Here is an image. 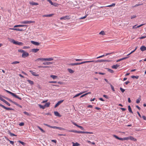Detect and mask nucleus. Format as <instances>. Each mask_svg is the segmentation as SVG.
Listing matches in <instances>:
<instances>
[{
  "label": "nucleus",
  "instance_id": "nucleus-27",
  "mask_svg": "<svg viewBox=\"0 0 146 146\" xmlns=\"http://www.w3.org/2000/svg\"><path fill=\"white\" fill-rule=\"evenodd\" d=\"M128 110H129V111L130 113H133V112L132 111L131 109V108L130 106H128Z\"/></svg>",
  "mask_w": 146,
  "mask_h": 146
},
{
  "label": "nucleus",
  "instance_id": "nucleus-17",
  "mask_svg": "<svg viewBox=\"0 0 146 146\" xmlns=\"http://www.w3.org/2000/svg\"><path fill=\"white\" fill-rule=\"evenodd\" d=\"M3 97H4L5 99L9 101H10V102H11L13 104H14V103L15 102L11 100V99H9V98H7V97H4V96H3Z\"/></svg>",
  "mask_w": 146,
  "mask_h": 146
},
{
  "label": "nucleus",
  "instance_id": "nucleus-44",
  "mask_svg": "<svg viewBox=\"0 0 146 146\" xmlns=\"http://www.w3.org/2000/svg\"><path fill=\"white\" fill-rule=\"evenodd\" d=\"M26 29V28H25V30ZM24 30H23L22 29H20L16 28V31H24Z\"/></svg>",
  "mask_w": 146,
  "mask_h": 146
},
{
  "label": "nucleus",
  "instance_id": "nucleus-58",
  "mask_svg": "<svg viewBox=\"0 0 146 146\" xmlns=\"http://www.w3.org/2000/svg\"><path fill=\"white\" fill-rule=\"evenodd\" d=\"M104 56H105L104 54H103V55H101V56H98V57H97L96 58L98 59V58H102V57H104Z\"/></svg>",
  "mask_w": 146,
  "mask_h": 146
},
{
  "label": "nucleus",
  "instance_id": "nucleus-25",
  "mask_svg": "<svg viewBox=\"0 0 146 146\" xmlns=\"http://www.w3.org/2000/svg\"><path fill=\"white\" fill-rule=\"evenodd\" d=\"M129 140V137H124L123 138H121V141L127 140Z\"/></svg>",
  "mask_w": 146,
  "mask_h": 146
},
{
  "label": "nucleus",
  "instance_id": "nucleus-6",
  "mask_svg": "<svg viewBox=\"0 0 146 146\" xmlns=\"http://www.w3.org/2000/svg\"><path fill=\"white\" fill-rule=\"evenodd\" d=\"M0 106L2 107V108H4L5 110H13L14 109L13 108H7L5 106H4V105H2L1 104V105Z\"/></svg>",
  "mask_w": 146,
  "mask_h": 146
},
{
  "label": "nucleus",
  "instance_id": "nucleus-21",
  "mask_svg": "<svg viewBox=\"0 0 146 146\" xmlns=\"http://www.w3.org/2000/svg\"><path fill=\"white\" fill-rule=\"evenodd\" d=\"M129 139L133 140L134 141H135L137 140V139H136L131 136L129 137Z\"/></svg>",
  "mask_w": 146,
  "mask_h": 146
},
{
  "label": "nucleus",
  "instance_id": "nucleus-45",
  "mask_svg": "<svg viewBox=\"0 0 146 146\" xmlns=\"http://www.w3.org/2000/svg\"><path fill=\"white\" fill-rule=\"evenodd\" d=\"M96 62H104V59L99 60L96 61Z\"/></svg>",
  "mask_w": 146,
  "mask_h": 146
},
{
  "label": "nucleus",
  "instance_id": "nucleus-64",
  "mask_svg": "<svg viewBox=\"0 0 146 146\" xmlns=\"http://www.w3.org/2000/svg\"><path fill=\"white\" fill-rule=\"evenodd\" d=\"M130 83V82L129 81H127L124 83V84H125L126 85L128 84L129 83Z\"/></svg>",
  "mask_w": 146,
  "mask_h": 146
},
{
  "label": "nucleus",
  "instance_id": "nucleus-15",
  "mask_svg": "<svg viewBox=\"0 0 146 146\" xmlns=\"http://www.w3.org/2000/svg\"><path fill=\"white\" fill-rule=\"evenodd\" d=\"M119 66V65L118 64L113 65L112 66V68L113 69H117Z\"/></svg>",
  "mask_w": 146,
  "mask_h": 146
},
{
  "label": "nucleus",
  "instance_id": "nucleus-62",
  "mask_svg": "<svg viewBox=\"0 0 146 146\" xmlns=\"http://www.w3.org/2000/svg\"><path fill=\"white\" fill-rule=\"evenodd\" d=\"M9 142L10 144H11L12 145H14V141H9Z\"/></svg>",
  "mask_w": 146,
  "mask_h": 146
},
{
  "label": "nucleus",
  "instance_id": "nucleus-53",
  "mask_svg": "<svg viewBox=\"0 0 146 146\" xmlns=\"http://www.w3.org/2000/svg\"><path fill=\"white\" fill-rule=\"evenodd\" d=\"M120 90L122 93H123L125 91V90L123 88L121 87H120Z\"/></svg>",
  "mask_w": 146,
  "mask_h": 146
},
{
  "label": "nucleus",
  "instance_id": "nucleus-12",
  "mask_svg": "<svg viewBox=\"0 0 146 146\" xmlns=\"http://www.w3.org/2000/svg\"><path fill=\"white\" fill-rule=\"evenodd\" d=\"M29 3L32 6L38 5V3L35 2L33 1L30 2H29Z\"/></svg>",
  "mask_w": 146,
  "mask_h": 146
},
{
  "label": "nucleus",
  "instance_id": "nucleus-10",
  "mask_svg": "<svg viewBox=\"0 0 146 146\" xmlns=\"http://www.w3.org/2000/svg\"><path fill=\"white\" fill-rule=\"evenodd\" d=\"M27 25H15L14 26V28L17 27H26V28L27 27Z\"/></svg>",
  "mask_w": 146,
  "mask_h": 146
},
{
  "label": "nucleus",
  "instance_id": "nucleus-23",
  "mask_svg": "<svg viewBox=\"0 0 146 146\" xmlns=\"http://www.w3.org/2000/svg\"><path fill=\"white\" fill-rule=\"evenodd\" d=\"M84 92H81V93H78V94H77L73 97V98H75V97H78V96H79L80 95L84 93Z\"/></svg>",
  "mask_w": 146,
  "mask_h": 146
},
{
  "label": "nucleus",
  "instance_id": "nucleus-38",
  "mask_svg": "<svg viewBox=\"0 0 146 146\" xmlns=\"http://www.w3.org/2000/svg\"><path fill=\"white\" fill-rule=\"evenodd\" d=\"M9 133L10 134V135H11V137L16 136H17V135H15V134L14 133H11L10 132H9Z\"/></svg>",
  "mask_w": 146,
  "mask_h": 146
},
{
  "label": "nucleus",
  "instance_id": "nucleus-49",
  "mask_svg": "<svg viewBox=\"0 0 146 146\" xmlns=\"http://www.w3.org/2000/svg\"><path fill=\"white\" fill-rule=\"evenodd\" d=\"M70 65L72 66L78 65V63H72L70 64Z\"/></svg>",
  "mask_w": 146,
  "mask_h": 146
},
{
  "label": "nucleus",
  "instance_id": "nucleus-63",
  "mask_svg": "<svg viewBox=\"0 0 146 146\" xmlns=\"http://www.w3.org/2000/svg\"><path fill=\"white\" fill-rule=\"evenodd\" d=\"M2 96L1 95H0V100L2 101H3L4 99L2 98Z\"/></svg>",
  "mask_w": 146,
  "mask_h": 146
},
{
  "label": "nucleus",
  "instance_id": "nucleus-4",
  "mask_svg": "<svg viewBox=\"0 0 146 146\" xmlns=\"http://www.w3.org/2000/svg\"><path fill=\"white\" fill-rule=\"evenodd\" d=\"M11 42L13 43L14 44L18 45H22L23 43L21 42L17 41H15L13 39H12L11 40Z\"/></svg>",
  "mask_w": 146,
  "mask_h": 146
},
{
  "label": "nucleus",
  "instance_id": "nucleus-28",
  "mask_svg": "<svg viewBox=\"0 0 146 146\" xmlns=\"http://www.w3.org/2000/svg\"><path fill=\"white\" fill-rule=\"evenodd\" d=\"M113 136L114 137H115L116 139H118L119 140H121V138L119 137H118L117 136L115 135H113Z\"/></svg>",
  "mask_w": 146,
  "mask_h": 146
},
{
  "label": "nucleus",
  "instance_id": "nucleus-3",
  "mask_svg": "<svg viewBox=\"0 0 146 146\" xmlns=\"http://www.w3.org/2000/svg\"><path fill=\"white\" fill-rule=\"evenodd\" d=\"M5 91L8 93L9 94L11 95L12 96L14 97L15 98H17L20 100H21L22 98L20 97H19L17 95H16L15 94L13 93L10 91L8 90H5Z\"/></svg>",
  "mask_w": 146,
  "mask_h": 146
},
{
  "label": "nucleus",
  "instance_id": "nucleus-36",
  "mask_svg": "<svg viewBox=\"0 0 146 146\" xmlns=\"http://www.w3.org/2000/svg\"><path fill=\"white\" fill-rule=\"evenodd\" d=\"M38 68H47L49 67L48 66H38Z\"/></svg>",
  "mask_w": 146,
  "mask_h": 146
},
{
  "label": "nucleus",
  "instance_id": "nucleus-32",
  "mask_svg": "<svg viewBox=\"0 0 146 146\" xmlns=\"http://www.w3.org/2000/svg\"><path fill=\"white\" fill-rule=\"evenodd\" d=\"M68 71L69 73H73L74 72L73 70L71 69L68 68Z\"/></svg>",
  "mask_w": 146,
  "mask_h": 146
},
{
  "label": "nucleus",
  "instance_id": "nucleus-56",
  "mask_svg": "<svg viewBox=\"0 0 146 146\" xmlns=\"http://www.w3.org/2000/svg\"><path fill=\"white\" fill-rule=\"evenodd\" d=\"M58 4L56 3H53V4L52 5H54L55 7H57L58 6Z\"/></svg>",
  "mask_w": 146,
  "mask_h": 146
},
{
  "label": "nucleus",
  "instance_id": "nucleus-31",
  "mask_svg": "<svg viewBox=\"0 0 146 146\" xmlns=\"http://www.w3.org/2000/svg\"><path fill=\"white\" fill-rule=\"evenodd\" d=\"M53 15V14H48V15H44L43 16V17H50L52 16Z\"/></svg>",
  "mask_w": 146,
  "mask_h": 146
},
{
  "label": "nucleus",
  "instance_id": "nucleus-22",
  "mask_svg": "<svg viewBox=\"0 0 146 146\" xmlns=\"http://www.w3.org/2000/svg\"><path fill=\"white\" fill-rule=\"evenodd\" d=\"M52 64V62H44L42 64H43L44 65H49Z\"/></svg>",
  "mask_w": 146,
  "mask_h": 146
},
{
  "label": "nucleus",
  "instance_id": "nucleus-24",
  "mask_svg": "<svg viewBox=\"0 0 146 146\" xmlns=\"http://www.w3.org/2000/svg\"><path fill=\"white\" fill-rule=\"evenodd\" d=\"M40 60L41 61H46V58H38L36 60Z\"/></svg>",
  "mask_w": 146,
  "mask_h": 146
},
{
  "label": "nucleus",
  "instance_id": "nucleus-39",
  "mask_svg": "<svg viewBox=\"0 0 146 146\" xmlns=\"http://www.w3.org/2000/svg\"><path fill=\"white\" fill-rule=\"evenodd\" d=\"M23 113L27 115L28 116H30L31 115V114L30 113H29L27 112L26 111H24L23 112Z\"/></svg>",
  "mask_w": 146,
  "mask_h": 146
},
{
  "label": "nucleus",
  "instance_id": "nucleus-35",
  "mask_svg": "<svg viewBox=\"0 0 146 146\" xmlns=\"http://www.w3.org/2000/svg\"><path fill=\"white\" fill-rule=\"evenodd\" d=\"M107 69H108V71L110 72L111 73H113L114 72V71L111 69H109V68H107Z\"/></svg>",
  "mask_w": 146,
  "mask_h": 146
},
{
  "label": "nucleus",
  "instance_id": "nucleus-2",
  "mask_svg": "<svg viewBox=\"0 0 146 146\" xmlns=\"http://www.w3.org/2000/svg\"><path fill=\"white\" fill-rule=\"evenodd\" d=\"M44 125L46 126H47V127H50V128H52L56 129H59L60 130H65L66 131H68V130L67 129H65L64 128H62L61 127H57L56 126H52L50 125H49L48 124H46V123H44Z\"/></svg>",
  "mask_w": 146,
  "mask_h": 146
},
{
  "label": "nucleus",
  "instance_id": "nucleus-20",
  "mask_svg": "<svg viewBox=\"0 0 146 146\" xmlns=\"http://www.w3.org/2000/svg\"><path fill=\"white\" fill-rule=\"evenodd\" d=\"M39 50V49L38 48H33L31 50V51L34 52L36 53Z\"/></svg>",
  "mask_w": 146,
  "mask_h": 146
},
{
  "label": "nucleus",
  "instance_id": "nucleus-8",
  "mask_svg": "<svg viewBox=\"0 0 146 146\" xmlns=\"http://www.w3.org/2000/svg\"><path fill=\"white\" fill-rule=\"evenodd\" d=\"M64 101V100H62L58 101L57 103L54 106V108H56L61 103H62Z\"/></svg>",
  "mask_w": 146,
  "mask_h": 146
},
{
  "label": "nucleus",
  "instance_id": "nucleus-52",
  "mask_svg": "<svg viewBox=\"0 0 146 146\" xmlns=\"http://www.w3.org/2000/svg\"><path fill=\"white\" fill-rule=\"evenodd\" d=\"M18 52H21V53H24L25 51L24 50L22 49H19L18 50Z\"/></svg>",
  "mask_w": 146,
  "mask_h": 146
},
{
  "label": "nucleus",
  "instance_id": "nucleus-16",
  "mask_svg": "<svg viewBox=\"0 0 146 146\" xmlns=\"http://www.w3.org/2000/svg\"><path fill=\"white\" fill-rule=\"evenodd\" d=\"M54 114L56 116L60 117L61 115L60 113L57 111H54Z\"/></svg>",
  "mask_w": 146,
  "mask_h": 146
},
{
  "label": "nucleus",
  "instance_id": "nucleus-60",
  "mask_svg": "<svg viewBox=\"0 0 146 146\" xmlns=\"http://www.w3.org/2000/svg\"><path fill=\"white\" fill-rule=\"evenodd\" d=\"M30 47L29 46H24L23 48V49H27L29 48Z\"/></svg>",
  "mask_w": 146,
  "mask_h": 146
},
{
  "label": "nucleus",
  "instance_id": "nucleus-30",
  "mask_svg": "<svg viewBox=\"0 0 146 146\" xmlns=\"http://www.w3.org/2000/svg\"><path fill=\"white\" fill-rule=\"evenodd\" d=\"M7 105L8 106H10V104L7 101H6L5 100H4L3 101H2Z\"/></svg>",
  "mask_w": 146,
  "mask_h": 146
},
{
  "label": "nucleus",
  "instance_id": "nucleus-9",
  "mask_svg": "<svg viewBox=\"0 0 146 146\" xmlns=\"http://www.w3.org/2000/svg\"><path fill=\"white\" fill-rule=\"evenodd\" d=\"M29 72L31 73V74L35 76H39V74H37L35 72H34L33 71L30 70Z\"/></svg>",
  "mask_w": 146,
  "mask_h": 146
},
{
  "label": "nucleus",
  "instance_id": "nucleus-13",
  "mask_svg": "<svg viewBox=\"0 0 146 146\" xmlns=\"http://www.w3.org/2000/svg\"><path fill=\"white\" fill-rule=\"evenodd\" d=\"M31 42L32 44L38 46L40 44L39 43L37 42H35L34 41H31Z\"/></svg>",
  "mask_w": 146,
  "mask_h": 146
},
{
  "label": "nucleus",
  "instance_id": "nucleus-34",
  "mask_svg": "<svg viewBox=\"0 0 146 146\" xmlns=\"http://www.w3.org/2000/svg\"><path fill=\"white\" fill-rule=\"evenodd\" d=\"M14 104L20 108H22V106L17 104L16 102H15L14 103Z\"/></svg>",
  "mask_w": 146,
  "mask_h": 146
},
{
  "label": "nucleus",
  "instance_id": "nucleus-57",
  "mask_svg": "<svg viewBox=\"0 0 146 146\" xmlns=\"http://www.w3.org/2000/svg\"><path fill=\"white\" fill-rule=\"evenodd\" d=\"M47 1L51 4V5H52L53 4V3L51 0H47Z\"/></svg>",
  "mask_w": 146,
  "mask_h": 146
},
{
  "label": "nucleus",
  "instance_id": "nucleus-42",
  "mask_svg": "<svg viewBox=\"0 0 146 146\" xmlns=\"http://www.w3.org/2000/svg\"><path fill=\"white\" fill-rule=\"evenodd\" d=\"M53 60V58H46V61H50Z\"/></svg>",
  "mask_w": 146,
  "mask_h": 146
},
{
  "label": "nucleus",
  "instance_id": "nucleus-37",
  "mask_svg": "<svg viewBox=\"0 0 146 146\" xmlns=\"http://www.w3.org/2000/svg\"><path fill=\"white\" fill-rule=\"evenodd\" d=\"M50 77L52 78L53 79H55L57 78V76L54 75H51L50 76Z\"/></svg>",
  "mask_w": 146,
  "mask_h": 146
},
{
  "label": "nucleus",
  "instance_id": "nucleus-11",
  "mask_svg": "<svg viewBox=\"0 0 146 146\" xmlns=\"http://www.w3.org/2000/svg\"><path fill=\"white\" fill-rule=\"evenodd\" d=\"M70 19V17L69 16H65L62 17L60 18V20H66L68 19Z\"/></svg>",
  "mask_w": 146,
  "mask_h": 146
},
{
  "label": "nucleus",
  "instance_id": "nucleus-33",
  "mask_svg": "<svg viewBox=\"0 0 146 146\" xmlns=\"http://www.w3.org/2000/svg\"><path fill=\"white\" fill-rule=\"evenodd\" d=\"M37 127L38 128V129H40L41 131L42 132V133H44L45 132V131L42 128H41L39 126H38Z\"/></svg>",
  "mask_w": 146,
  "mask_h": 146
},
{
  "label": "nucleus",
  "instance_id": "nucleus-50",
  "mask_svg": "<svg viewBox=\"0 0 146 146\" xmlns=\"http://www.w3.org/2000/svg\"><path fill=\"white\" fill-rule=\"evenodd\" d=\"M110 86L111 88V90L113 92H114L115 90L113 86L110 84Z\"/></svg>",
  "mask_w": 146,
  "mask_h": 146
},
{
  "label": "nucleus",
  "instance_id": "nucleus-47",
  "mask_svg": "<svg viewBox=\"0 0 146 146\" xmlns=\"http://www.w3.org/2000/svg\"><path fill=\"white\" fill-rule=\"evenodd\" d=\"M105 34V32L104 31H101L99 33V34L102 35H104Z\"/></svg>",
  "mask_w": 146,
  "mask_h": 146
},
{
  "label": "nucleus",
  "instance_id": "nucleus-54",
  "mask_svg": "<svg viewBox=\"0 0 146 146\" xmlns=\"http://www.w3.org/2000/svg\"><path fill=\"white\" fill-rule=\"evenodd\" d=\"M24 125V123L23 122H21L19 124V125L20 126H23Z\"/></svg>",
  "mask_w": 146,
  "mask_h": 146
},
{
  "label": "nucleus",
  "instance_id": "nucleus-18",
  "mask_svg": "<svg viewBox=\"0 0 146 146\" xmlns=\"http://www.w3.org/2000/svg\"><path fill=\"white\" fill-rule=\"evenodd\" d=\"M128 57H128V56H126V57H125L122 58H121L120 59L117 60L116 61V62H119L120 61H121V60H122L128 58Z\"/></svg>",
  "mask_w": 146,
  "mask_h": 146
},
{
  "label": "nucleus",
  "instance_id": "nucleus-61",
  "mask_svg": "<svg viewBox=\"0 0 146 146\" xmlns=\"http://www.w3.org/2000/svg\"><path fill=\"white\" fill-rule=\"evenodd\" d=\"M87 15H85L83 17H81V18H80V19H85L86 17L87 16Z\"/></svg>",
  "mask_w": 146,
  "mask_h": 146
},
{
  "label": "nucleus",
  "instance_id": "nucleus-41",
  "mask_svg": "<svg viewBox=\"0 0 146 146\" xmlns=\"http://www.w3.org/2000/svg\"><path fill=\"white\" fill-rule=\"evenodd\" d=\"M115 4L114 3H113L112 4L107 6V7H114Z\"/></svg>",
  "mask_w": 146,
  "mask_h": 146
},
{
  "label": "nucleus",
  "instance_id": "nucleus-55",
  "mask_svg": "<svg viewBox=\"0 0 146 146\" xmlns=\"http://www.w3.org/2000/svg\"><path fill=\"white\" fill-rule=\"evenodd\" d=\"M103 97L106 98V99H109V97L108 96L106 95H103Z\"/></svg>",
  "mask_w": 146,
  "mask_h": 146
},
{
  "label": "nucleus",
  "instance_id": "nucleus-26",
  "mask_svg": "<svg viewBox=\"0 0 146 146\" xmlns=\"http://www.w3.org/2000/svg\"><path fill=\"white\" fill-rule=\"evenodd\" d=\"M50 103L49 102L46 103L44 105L45 108L49 107L50 105Z\"/></svg>",
  "mask_w": 146,
  "mask_h": 146
},
{
  "label": "nucleus",
  "instance_id": "nucleus-14",
  "mask_svg": "<svg viewBox=\"0 0 146 146\" xmlns=\"http://www.w3.org/2000/svg\"><path fill=\"white\" fill-rule=\"evenodd\" d=\"M140 49L142 51H144L146 50V47L144 46H142L141 47Z\"/></svg>",
  "mask_w": 146,
  "mask_h": 146
},
{
  "label": "nucleus",
  "instance_id": "nucleus-5",
  "mask_svg": "<svg viewBox=\"0 0 146 146\" xmlns=\"http://www.w3.org/2000/svg\"><path fill=\"white\" fill-rule=\"evenodd\" d=\"M35 22L34 21H22L21 22V24H31L32 23H35Z\"/></svg>",
  "mask_w": 146,
  "mask_h": 146
},
{
  "label": "nucleus",
  "instance_id": "nucleus-29",
  "mask_svg": "<svg viewBox=\"0 0 146 146\" xmlns=\"http://www.w3.org/2000/svg\"><path fill=\"white\" fill-rule=\"evenodd\" d=\"M27 81L29 82V84L31 85H33L34 84V82L30 80H27Z\"/></svg>",
  "mask_w": 146,
  "mask_h": 146
},
{
  "label": "nucleus",
  "instance_id": "nucleus-1",
  "mask_svg": "<svg viewBox=\"0 0 146 146\" xmlns=\"http://www.w3.org/2000/svg\"><path fill=\"white\" fill-rule=\"evenodd\" d=\"M68 132H73L78 133H87V134H92L93 133L91 132L88 131H78L73 130H68Z\"/></svg>",
  "mask_w": 146,
  "mask_h": 146
},
{
  "label": "nucleus",
  "instance_id": "nucleus-59",
  "mask_svg": "<svg viewBox=\"0 0 146 146\" xmlns=\"http://www.w3.org/2000/svg\"><path fill=\"white\" fill-rule=\"evenodd\" d=\"M146 37V36H141V37H140L139 38L140 39H143L144 38H145Z\"/></svg>",
  "mask_w": 146,
  "mask_h": 146
},
{
  "label": "nucleus",
  "instance_id": "nucleus-19",
  "mask_svg": "<svg viewBox=\"0 0 146 146\" xmlns=\"http://www.w3.org/2000/svg\"><path fill=\"white\" fill-rule=\"evenodd\" d=\"M73 144L72 146H79L80 145V144L77 142L74 143V142H72Z\"/></svg>",
  "mask_w": 146,
  "mask_h": 146
},
{
  "label": "nucleus",
  "instance_id": "nucleus-7",
  "mask_svg": "<svg viewBox=\"0 0 146 146\" xmlns=\"http://www.w3.org/2000/svg\"><path fill=\"white\" fill-rule=\"evenodd\" d=\"M29 55V54L28 53L25 52L24 53H23L22 56L23 58H25L28 56Z\"/></svg>",
  "mask_w": 146,
  "mask_h": 146
},
{
  "label": "nucleus",
  "instance_id": "nucleus-48",
  "mask_svg": "<svg viewBox=\"0 0 146 146\" xmlns=\"http://www.w3.org/2000/svg\"><path fill=\"white\" fill-rule=\"evenodd\" d=\"M78 127L79 128L82 130H85L84 128V127H83L82 126L78 125Z\"/></svg>",
  "mask_w": 146,
  "mask_h": 146
},
{
  "label": "nucleus",
  "instance_id": "nucleus-46",
  "mask_svg": "<svg viewBox=\"0 0 146 146\" xmlns=\"http://www.w3.org/2000/svg\"><path fill=\"white\" fill-rule=\"evenodd\" d=\"M19 61H15L13 62L12 63H11L12 64H18L19 63Z\"/></svg>",
  "mask_w": 146,
  "mask_h": 146
},
{
  "label": "nucleus",
  "instance_id": "nucleus-51",
  "mask_svg": "<svg viewBox=\"0 0 146 146\" xmlns=\"http://www.w3.org/2000/svg\"><path fill=\"white\" fill-rule=\"evenodd\" d=\"M39 106L41 108H42V109H44L45 108V107L44 106H42L41 105L39 104Z\"/></svg>",
  "mask_w": 146,
  "mask_h": 146
},
{
  "label": "nucleus",
  "instance_id": "nucleus-40",
  "mask_svg": "<svg viewBox=\"0 0 146 146\" xmlns=\"http://www.w3.org/2000/svg\"><path fill=\"white\" fill-rule=\"evenodd\" d=\"M18 142L20 143L22 145H23L24 146L25 145H26V143L23 141H18Z\"/></svg>",
  "mask_w": 146,
  "mask_h": 146
},
{
  "label": "nucleus",
  "instance_id": "nucleus-43",
  "mask_svg": "<svg viewBox=\"0 0 146 146\" xmlns=\"http://www.w3.org/2000/svg\"><path fill=\"white\" fill-rule=\"evenodd\" d=\"M131 77L133 78V79H134L135 78L137 79H138V78H139V76H132Z\"/></svg>",
  "mask_w": 146,
  "mask_h": 146
}]
</instances>
